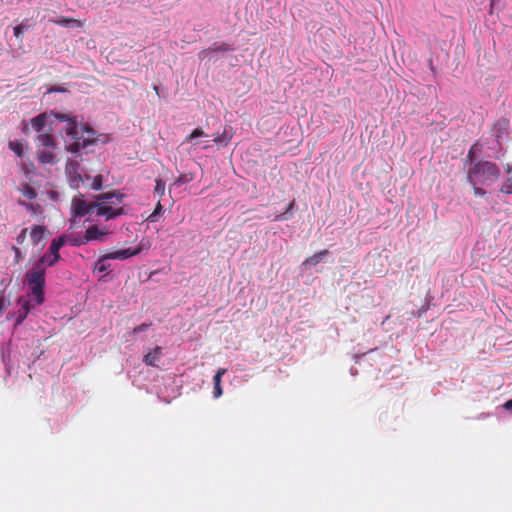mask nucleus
<instances>
[{"instance_id":"f257e3e1","label":"nucleus","mask_w":512,"mask_h":512,"mask_svg":"<svg viewBox=\"0 0 512 512\" xmlns=\"http://www.w3.org/2000/svg\"><path fill=\"white\" fill-rule=\"evenodd\" d=\"M61 259L60 254L53 253L48 250L26 273V282L31 289L32 295L35 297L37 304H42L45 301L44 286L46 267L54 266Z\"/></svg>"},{"instance_id":"f03ea898","label":"nucleus","mask_w":512,"mask_h":512,"mask_svg":"<svg viewBox=\"0 0 512 512\" xmlns=\"http://www.w3.org/2000/svg\"><path fill=\"white\" fill-rule=\"evenodd\" d=\"M501 175L500 168L491 161L480 160L474 163L467 171V180L472 185H491Z\"/></svg>"},{"instance_id":"7ed1b4c3","label":"nucleus","mask_w":512,"mask_h":512,"mask_svg":"<svg viewBox=\"0 0 512 512\" xmlns=\"http://www.w3.org/2000/svg\"><path fill=\"white\" fill-rule=\"evenodd\" d=\"M96 198L99 201V203L97 204V215L105 216L106 219L109 220L124 214L123 207H113L114 205H119L122 203L124 194H121L117 191H111L107 193H102L98 195Z\"/></svg>"},{"instance_id":"20e7f679","label":"nucleus","mask_w":512,"mask_h":512,"mask_svg":"<svg viewBox=\"0 0 512 512\" xmlns=\"http://www.w3.org/2000/svg\"><path fill=\"white\" fill-rule=\"evenodd\" d=\"M81 140L67 146V151L77 153L96 141V132L88 125L81 126Z\"/></svg>"},{"instance_id":"39448f33","label":"nucleus","mask_w":512,"mask_h":512,"mask_svg":"<svg viewBox=\"0 0 512 512\" xmlns=\"http://www.w3.org/2000/svg\"><path fill=\"white\" fill-rule=\"evenodd\" d=\"M71 209L73 217H84L86 215H91L94 211H97V204L93 202H88L83 199V195H79V197H74L71 203Z\"/></svg>"},{"instance_id":"423d86ee","label":"nucleus","mask_w":512,"mask_h":512,"mask_svg":"<svg viewBox=\"0 0 512 512\" xmlns=\"http://www.w3.org/2000/svg\"><path fill=\"white\" fill-rule=\"evenodd\" d=\"M37 150L42 148L56 149V139L50 132H43L36 137Z\"/></svg>"},{"instance_id":"0eeeda50","label":"nucleus","mask_w":512,"mask_h":512,"mask_svg":"<svg viewBox=\"0 0 512 512\" xmlns=\"http://www.w3.org/2000/svg\"><path fill=\"white\" fill-rule=\"evenodd\" d=\"M18 303L21 305L20 309L16 313V321L15 325L19 326L23 323V321L27 318L28 314L31 311L32 305L28 300L20 298Z\"/></svg>"},{"instance_id":"6e6552de","label":"nucleus","mask_w":512,"mask_h":512,"mask_svg":"<svg viewBox=\"0 0 512 512\" xmlns=\"http://www.w3.org/2000/svg\"><path fill=\"white\" fill-rule=\"evenodd\" d=\"M47 228L43 225H33L30 231L31 242L34 246H37L43 241L47 233Z\"/></svg>"},{"instance_id":"1a4fd4ad","label":"nucleus","mask_w":512,"mask_h":512,"mask_svg":"<svg viewBox=\"0 0 512 512\" xmlns=\"http://www.w3.org/2000/svg\"><path fill=\"white\" fill-rule=\"evenodd\" d=\"M55 149H47L42 148L37 150V158L40 163L42 164H55L57 162L56 160V154L54 153Z\"/></svg>"},{"instance_id":"9d476101","label":"nucleus","mask_w":512,"mask_h":512,"mask_svg":"<svg viewBox=\"0 0 512 512\" xmlns=\"http://www.w3.org/2000/svg\"><path fill=\"white\" fill-rule=\"evenodd\" d=\"M162 355V348L160 346H157L154 348L153 351L148 352L144 358L143 362L148 366H157L156 362L160 359Z\"/></svg>"},{"instance_id":"9b49d317","label":"nucleus","mask_w":512,"mask_h":512,"mask_svg":"<svg viewBox=\"0 0 512 512\" xmlns=\"http://www.w3.org/2000/svg\"><path fill=\"white\" fill-rule=\"evenodd\" d=\"M65 133L67 136H69L71 139L74 140V142L80 141L81 138V127H78L75 120H72L68 123Z\"/></svg>"},{"instance_id":"f8f14e48","label":"nucleus","mask_w":512,"mask_h":512,"mask_svg":"<svg viewBox=\"0 0 512 512\" xmlns=\"http://www.w3.org/2000/svg\"><path fill=\"white\" fill-rule=\"evenodd\" d=\"M48 117L45 113H41L36 117L31 119L32 128L37 131L39 134L43 133L44 127L46 126Z\"/></svg>"},{"instance_id":"ddd939ff","label":"nucleus","mask_w":512,"mask_h":512,"mask_svg":"<svg viewBox=\"0 0 512 512\" xmlns=\"http://www.w3.org/2000/svg\"><path fill=\"white\" fill-rule=\"evenodd\" d=\"M226 371L227 370L225 368H220L213 377V382H214L213 394H214L215 398H219L223 393L222 387H221V379H222V376L226 373Z\"/></svg>"},{"instance_id":"4468645a","label":"nucleus","mask_w":512,"mask_h":512,"mask_svg":"<svg viewBox=\"0 0 512 512\" xmlns=\"http://www.w3.org/2000/svg\"><path fill=\"white\" fill-rule=\"evenodd\" d=\"M134 256L132 248L120 249L106 254V258L125 260Z\"/></svg>"},{"instance_id":"2eb2a0df","label":"nucleus","mask_w":512,"mask_h":512,"mask_svg":"<svg viewBox=\"0 0 512 512\" xmlns=\"http://www.w3.org/2000/svg\"><path fill=\"white\" fill-rule=\"evenodd\" d=\"M328 253L329 251L327 249L321 250L313 254L312 256L306 258L305 261L303 262V265L309 267L316 266L323 260L324 256H326Z\"/></svg>"},{"instance_id":"dca6fc26","label":"nucleus","mask_w":512,"mask_h":512,"mask_svg":"<svg viewBox=\"0 0 512 512\" xmlns=\"http://www.w3.org/2000/svg\"><path fill=\"white\" fill-rule=\"evenodd\" d=\"M232 136V128L230 126H226L224 127L222 134L219 136H215L213 141L217 144L227 146L228 143L231 141Z\"/></svg>"},{"instance_id":"f3484780","label":"nucleus","mask_w":512,"mask_h":512,"mask_svg":"<svg viewBox=\"0 0 512 512\" xmlns=\"http://www.w3.org/2000/svg\"><path fill=\"white\" fill-rule=\"evenodd\" d=\"M50 22L60 26L82 27L84 25V21L69 17H61L58 20H50Z\"/></svg>"},{"instance_id":"a211bd4d","label":"nucleus","mask_w":512,"mask_h":512,"mask_svg":"<svg viewBox=\"0 0 512 512\" xmlns=\"http://www.w3.org/2000/svg\"><path fill=\"white\" fill-rule=\"evenodd\" d=\"M78 166L79 164L77 161H71L66 167V170L69 173V175H71L72 172L75 174L74 178L71 179V185L74 187H78L79 182H82L81 175L77 173Z\"/></svg>"},{"instance_id":"6ab92c4d","label":"nucleus","mask_w":512,"mask_h":512,"mask_svg":"<svg viewBox=\"0 0 512 512\" xmlns=\"http://www.w3.org/2000/svg\"><path fill=\"white\" fill-rule=\"evenodd\" d=\"M104 233L99 230L96 225L90 226L86 231L83 239V243H87L91 240L99 239Z\"/></svg>"},{"instance_id":"aec40b11","label":"nucleus","mask_w":512,"mask_h":512,"mask_svg":"<svg viewBox=\"0 0 512 512\" xmlns=\"http://www.w3.org/2000/svg\"><path fill=\"white\" fill-rule=\"evenodd\" d=\"M509 122L506 119L497 120L492 128V131L496 138H501L504 132L507 130Z\"/></svg>"},{"instance_id":"412c9836","label":"nucleus","mask_w":512,"mask_h":512,"mask_svg":"<svg viewBox=\"0 0 512 512\" xmlns=\"http://www.w3.org/2000/svg\"><path fill=\"white\" fill-rule=\"evenodd\" d=\"M67 238L65 235H61L58 238L52 240L49 251L59 254V250L65 245Z\"/></svg>"},{"instance_id":"4be33fe9","label":"nucleus","mask_w":512,"mask_h":512,"mask_svg":"<svg viewBox=\"0 0 512 512\" xmlns=\"http://www.w3.org/2000/svg\"><path fill=\"white\" fill-rule=\"evenodd\" d=\"M19 191L22 193L24 197H26L29 200H33L37 197L36 190L27 183L21 184Z\"/></svg>"},{"instance_id":"5701e85b","label":"nucleus","mask_w":512,"mask_h":512,"mask_svg":"<svg viewBox=\"0 0 512 512\" xmlns=\"http://www.w3.org/2000/svg\"><path fill=\"white\" fill-rule=\"evenodd\" d=\"M151 247V241L148 238H142L138 245L132 248L134 256L140 254L143 251L149 250Z\"/></svg>"},{"instance_id":"b1692460","label":"nucleus","mask_w":512,"mask_h":512,"mask_svg":"<svg viewBox=\"0 0 512 512\" xmlns=\"http://www.w3.org/2000/svg\"><path fill=\"white\" fill-rule=\"evenodd\" d=\"M294 207H295V200H292V201L288 204V206H287V208H286L285 212H283V213H281V214H277V215L275 216L274 220H275V221H283V220H288V219H290V218H291V216H292V210L294 209Z\"/></svg>"},{"instance_id":"393cba45","label":"nucleus","mask_w":512,"mask_h":512,"mask_svg":"<svg viewBox=\"0 0 512 512\" xmlns=\"http://www.w3.org/2000/svg\"><path fill=\"white\" fill-rule=\"evenodd\" d=\"M8 147L12 150L18 157L22 158L24 156V146L18 140H13L8 143Z\"/></svg>"},{"instance_id":"a878e982","label":"nucleus","mask_w":512,"mask_h":512,"mask_svg":"<svg viewBox=\"0 0 512 512\" xmlns=\"http://www.w3.org/2000/svg\"><path fill=\"white\" fill-rule=\"evenodd\" d=\"M107 260H109V258H106L105 254L97 261L95 265V270H97L100 273L106 272L110 267V265L107 263Z\"/></svg>"},{"instance_id":"bb28decb","label":"nucleus","mask_w":512,"mask_h":512,"mask_svg":"<svg viewBox=\"0 0 512 512\" xmlns=\"http://www.w3.org/2000/svg\"><path fill=\"white\" fill-rule=\"evenodd\" d=\"M27 22H28V20L26 19L14 27L13 32H14V36L16 38L20 39L24 33V30L29 28V25L27 24Z\"/></svg>"},{"instance_id":"cd10ccee","label":"nucleus","mask_w":512,"mask_h":512,"mask_svg":"<svg viewBox=\"0 0 512 512\" xmlns=\"http://www.w3.org/2000/svg\"><path fill=\"white\" fill-rule=\"evenodd\" d=\"M193 179H194L193 173H184V174H181L176 179V181L174 182V185H182V184L190 183L191 181H193Z\"/></svg>"},{"instance_id":"c85d7f7f","label":"nucleus","mask_w":512,"mask_h":512,"mask_svg":"<svg viewBox=\"0 0 512 512\" xmlns=\"http://www.w3.org/2000/svg\"><path fill=\"white\" fill-rule=\"evenodd\" d=\"M165 182L161 179H156V185H155V189H154V192L159 196V197H162L165 193Z\"/></svg>"},{"instance_id":"c756f323","label":"nucleus","mask_w":512,"mask_h":512,"mask_svg":"<svg viewBox=\"0 0 512 512\" xmlns=\"http://www.w3.org/2000/svg\"><path fill=\"white\" fill-rule=\"evenodd\" d=\"M201 136H207L204 131L200 128L194 129L186 138V142L192 141L194 138L201 137Z\"/></svg>"},{"instance_id":"7c9ffc66","label":"nucleus","mask_w":512,"mask_h":512,"mask_svg":"<svg viewBox=\"0 0 512 512\" xmlns=\"http://www.w3.org/2000/svg\"><path fill=\"white\" fill-rule=\"evenodd\" d=\"M210 49L214 52H218V51L227 52V51L232 50L231 46L226 43H221L219 45L215 43Z\"/></svg>"},{"instance_id":"2f4dec72","label":"nucleus","mask_w":512,"mask_h":512,"mask_svg":"<svg viewBox=\"0 0 512 512\" xmlns=\"http://www.w3.org/2000/svg\"><path fill=\"white\" fill-rule=\"evenodd\" d=\"M500 191L504 194L512 195V178H508L501 186Z\"/></svg>"},{"instance_id":"473e14b6","label":"nucleus","mask_w":512,"mask_h":512,"mask_svg":"<svg viewBox=\"0 0 512 512\" xmlns=\"http://www.w3.org/2000/svg\"><path fill=\"white\" fill-rule=\"evenodd\" d=\"M478 143H474L471 148L469 149L468 151V154H467V161H469L470 163H473L474 160H475V155H476V152L478 151Z\"/></svg>"},{"instance_id":"72a5a7b5","label":"nucleus","mask_w":512,"mask_h":512,"mask_svg":"<svg viewBox=\"0 0 512 512\" xmlns=\"http://www.w3.org/2000/svg\"><path fill=\"white\" fill-rule=\"evenodd\" d=\"M102 184H103V178L101 175H97L96 177H94L93 179V182H92V189L94 190H100L102 188Z\"/></svg>"},{"instance_id":"f704fd0d","label":"nucleus","mask_w":512,"mask_h":512,"mask_svg":"<svg viewBox=\"0 0 512 512\" xmlns=\"http://www.w3.org/2000/svg\"><path fill=\"white\" fill-rule=\"evenodd\" d=\"M27 233H28V229L27 228H23L21 230V232L16 237V241H17L18 244H23L25 242L26 237H27Z\"/></svg>"},{"instance_id":"c9c22d12","label":"nucleus","mask_w":512,"mask_h":512,"mask_svg":"<svg viewBox=\"0 0 512 512\" xmlns=\"http://www.w3.org/2000/svg\"><path fill=\"white\" fill-rule=\"evenodd\" d=\"M152 324L151 323H142L138 326H136L134 329H133V332L134 333H140V332H143L145 330H147Z\"/></svg>"},{"instance_id":"e433bc0d","label":"nucleus","mask_w":512,"mask_h":512,"mask_svg":"<svg viewBox=\"0 0 512 512\" xmlns=\"http://www.w3.org/2000/svg\"><path fill=\"white\" fill-rule=\"evenodd\" d=\"M67 90L62 86H51L48 88V93H65Z\"/></svg>"},{"instance_id":"4c0bfd02","label":"nucleus","mask_w":512,"mask_h":512,"mask_svg":"<svg viewBox=\"0 0 512 512\" xmlns=\"http://www.w3.org/2000/svg\"><path fill=\"white\" fill-rule=\"evenodd\" d=\"M162 210H163V207H162L161 203H160V202H158V203H157V205H156V208H155L154 212L149 216V218H148V219H150L151 221H153V220H154L155 215H156V214H160V213H162Z\"/></svg>"},{"instance_id":"58836bf2","label":"nucleus","mask_w":512,"mask_h":512,"mask_svg":"<svg viewBox=\"0 0 512 512\" xmlns=\"http://www.w3.org/2000/svg\"><path fill=\"white\" fill-rule=\"evenodd\" d=\"M478 185L479 184H475V186H473L474 194L476 196H484L486 194V191L483 188L479 187Z\"/></svg>"},{"instance_id":"ea45409f","label":"nucleus","mask_w":512,"mask_h":512,"mask_svg":"<svg viewBox=\"0 0 512 512\" xmlns=\"http://www.w3.org/2000/svg\"><path fill=\"white\" fill-rule=\"evenodd\" d=\"M56 117L60 121H68V122L72 121V119L66 114H57Z\"/></svg>"},{"instance_id":"a19ab883","label":"nucleus","mask_w":512,"mask_h":512,"mask_svg":"<svg viewBox=\"0 0 512 512\" xmlns=\"http://www.w3.org/2000/svg\"><path fill=\"white\" fill-rule=\"evenodd\" d=\"M19 204H20L21 206H24V207H25L26 209H28V210H33V208H34L33 204H31V203H27V202L22 201V200H20V201H19Z\"/></svg>"},{"instance_id":"79ce46f5","label":"nucleus","mask_w":512,"mask_h":512,"mask_svg":"<svg viewBox=\"0 0 512 512\" xmlns=\"http://www.w3.org/2000/svg\"><path fill=\"white\" fill-rule=\"evenodd\" d=\"M503 407L507 410V411H511L512 412V399L506 401L503 405Z\"/></svg>"},{"instance_id":"37998d69","label":"nucleus","mask_w":512,"mask_h":512,"mask_svg":"<svg viewBox=\"0 0 512 512\" xmlns=\"http://www.w3.org/2000/svg\"><path fill=\"white\" fill-rule=\"evenodd\" d=\"M12 250L14 251L15 256H16V260L18 261V259H19V258H20V256H21V251H20V249H19L18 247H16V246H13V247H12Z\"/></svg>"},{"instance_id":"c03bdc74","label":"nucleus","mask_w":512,"mask_h":512,"mask_svg":"<svg viewBox=\"0 0 512 512\" xmlns=\"http://www.w3.org/2000/svg\"><path fill=\"white\" fill-rule=\"evenodd\" d=\"M70 243H71L73 246H78V245L82 244V243H83V241H79V240H77V239H71V240H70Z\"/></svg>"},{"instance_id":"a18cd8bd","label":"nucleus","mask_w":512,"mask_h":512,"mask_svg":"<svg viewBox=\"0 0 512 512\" xmlns=\"http://www.w3.org/2000/svg\"><path fill=\"white\" fill-rule=\"evenodd\" d=\"M505 171H506L508 174H510V173L512 172V165H511V164H507V165L505 166Z\"/></svg>"},{"instance_id":"49530a36","label":"nucleus","mask_w":512,"mask_h":512,"mask_svg":"<svg viewBox=\"0 0 512 512\" xmlns=\"http://www.w3.org/2000/svg\"><path fill=\"white\" fill-rule=\"evenodd\" d=\"M153 89L159 95V87L157 85H154Z\"/></svg>"}]
</instances>
